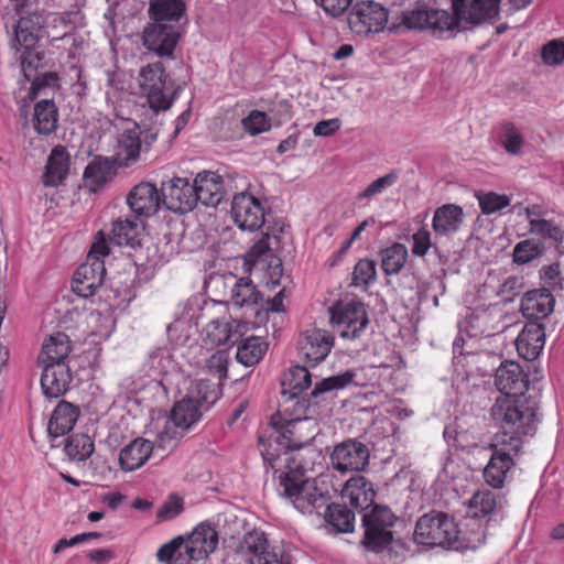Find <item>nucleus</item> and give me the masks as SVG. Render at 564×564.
I'll use <instances>...</instances> for the list:
<instances>
[{
  "label": "nucleus",
  "instance_id": "obj_11",
  "mask_svg": "<svg viewBox=\"0 0 564 564\" xmlns=\"http://www.w3.org/2000/svg\"><path fill=\"white\" fill-rule=\"evenodd\" d=\"M452 8L455 21L453 34L462 24L477 26L491 21L499 14V0H453Z\"/></svg>",
  "mask_w": 564,
  "mask_h": 564
},
{
  "label": "nucleus",
  "instance_id": "obj_55",
  "mask_svg": "<svg viewBox=\"0 0 564 564\" xmlns=\"http://www.w3.org/2000/svg\"><path fill=\"white\" fill-rule=\"evenodd\" d=\"M242 127L252 135L268 131L271 128V121L263 111L252 110L242 119Z\"/></svg>",
  "mask_w": 564,
  "mask_h": 564
},
{
  "label": "nucleus",
  "instance_id": "obj_38",
  "mask_svg": "<svg viewBox=\"0 0 564 564\" xmlns=\"http://www.w3.org/2000/svg\"><path fill=\"white\" fill-rule=\"evenodd\" d=\"M502 508V503L497 499V495L491 490L484 489L475 492L469 500L470 517L477 519L486 518L488 522L495 517Z\"/></svg>",
  "mask_w": 564,
  "mask_h": 564
},
{
  "label": "nucleus",
  "instance_id": "obj_2",
  "mask_svg": "<svg viewBox=\"0 0 564 564\" xmlns=\"http://www.w3.org/2000/svg\"><path fill=\"white\" fill-rule=\"evenodd\" d=\"M70 350V341L64 333L51 335L43 343L39 364L42 366L41 387L47 398H58L68 389L72 381L67 364Z\"/></svg>",
  "mask_w": 564,
  "mask_h": 564
},
{
  "label": "nucleus",
  "instance_id": "obj_63",
  "mask_svg": "<svg viewBox=\"0 0 564 564\" xmlns=\"http://www.w3.org/2000/svg\"><path fill=\"white\" fill-rule=\"evenodd\" d=\"M183 542L184 541L182 536H176L169 543L163 544L156 553L158 560L160 562H167L172 560L175 552L181 547Z\"/></svg>",
  "mask_w": 564,
  "mask_h": 564
},
{
  "label": "nucleus",
  "instance_id": "obj_35",
  "mask_svg": "<svg viewBox=\"0 0 564 564\" xmlns=\"http://www.w3.org/2000/svg\"><path fill=\"white\" fill-rule=\"evenodd\" d=\"M311 373L306 366H294L284 373L281 381V399L292 402L311 386Z\"/></svg>",
  "mask_w": 564,
  "mask_h": 564
},
{
  "label": "nucleus",
  "instance_id": "obj_49",
  "mask_svg": "<svg viewBox=\"0 0 564 564\" xmlns=\"http://www.w3.org/2000/svg\"><path fill=\"white\" fill-rule=\"evenodd\" d=\"M269 237L270 234L267 232L265 236L254 242V245L247 252L246 261L252 267L264 269L267 262L271 260L272 257H276L273 254L272 249L269 246Z\"/></svg>",
  "mask_w": 564,
  "mask_h": 564
},
{
  "label": "nucleus",
  "instance_id": "obj_20",
  "mask_svg": "<svg viewBox=\"0 0 564 564\" xmlns=\"http://www.w3.org/2000/svg\"><path fill=\"white\" fill-rule=\"evenodd\" d=\"M536 422L538 417L535 414L530 431H524V429L520 427V423L507 425L503 422H496L503 431L496 435V441L491 445L492 452L500 455L505 453L506 456H509L514 462V457L519 455L522 448L523 438L534 434Z\"/></svg>",
  "mask_w": 564,
  "mask_h": 564
},
{
  "label": "nucleus",
  "instance_id": "obj_50",
  "mask_svg": "<svg viewBox=\"0 0 564 564\" xmlns=\"http://www.w3.org/2000/svg\"><path fill=\"white\" fill-rule=\"evenodd\" d=\"M189 395H194L199 402L202 410H208L220 397L219 389L209 380L200 379L196 381Z\"/></svg>",
  "mask_w": 564,
  "mask_h": 564
},
{
  "label": "nucleus",
  "instance_id": "obj_34",
  "mask_svg": "<svg viewBox=\"0 0 564 564\" xmlns=\"http://www.w3.org/2000/svg\"><path fill=\"white\" fill-rule=\"evenodd\" d=\"M245 325L234 321L232 323L218 319L210 321L206 328V338L210 345H235L242 336Z\"/></svg>",
  "mask_w": 564,
  "mask_h": 564
},
{
  "label": "nucleus",
  "instance_id": "obj_48",
  "mask_svg": "<svg viewBox=\"0 0 564 564\" xmlns=\"http://www.w3.org/2000/svg\"><path fill=\"white\" fill-rule=\"evenodd\" d=\"M544 250L545 246L540 239L529 238L522 240L513 248V262L517 264H527L541 257Z\"/></svg>",
  "mask_w": 564,
  "mask_h": 564
},
{
  "label": "nucleus",
  "instance_id": "obj_14",
  "mask_svg": "<svg viewBox=\"0 0 564 564\" xmlns=\"http://www.w3.org/2000/svg\"><path fill=\"white\" fill-rule=\"evenodd\" d=\"M369 457L370 452L367 445L357 440H347L334 447L330 464L341 474L361 471L368 466Z\"/></svg>",
  "mask_w": 564,
  "mask_h": 564
},
{
  "label": "nucleus",
  "instance_id": "obj_31",
  "mask_svg": "<svg viewBox=\"0 0 564 564\" xmlns=\"http://www.w3.org/2000/svg\"><path fill=\"white\" fill-rule=\"evenodd\" d=\"M154 445L151 441L138 437L126 445L119 455L120 468L124 471H133L142 467L150 458Z\"/></svg>",
  "mask_w": 564,
  "mask_h": 564
},
{
  "label": "nucleus",
  "instance_id": "obj_1",
  "mask_svg": "<svg viewBox=\"0 0 564 564\" xmlns=\"http://www.w3.org/2000/svg\"><path fill=\"white\" fill-rule=\"evenodd\" d=\"M495 386L501 395L495 400L490 416L495 422L507 425L520 423V427L530 431L538 404L527 398L528 377L518 362L506 360L500 364L495 375Z\"/></svg>",
  "mask_w": 564,
  "mask_h": 564
},
{
  "label": "nucleus",
  "instance_id": "obj_53",
  "mask_svg": "<svg viewBox=\"0 0 564 564\" xmlns=\"http://www.w3.org/2000/svg\"><path fill=\"white\" fill-rule=\"evenodd\" d=\"M399 178V173L397 171H391L390 173L375 180L371 182L362 192L358 194V199H369L380 193H382L386 188L395 184Z\"/></svg>",
  "mask_w": 564,
  "mask_h": 564
},
{
  "label": "nucleus",
  "instance_id": "obj_58",
  "mask_svg": "<svg viewBox=\"0 0 564 564\" xmlns=\"http://www.w3.org/2000/svg\"><path fill=\"white\" fill-rule=\"evenodd\" d=\"M264 546H268V540L265 534L258 530L247 532L240 542L241 550H246L253 555L263 550Z\"/></svg>",
  "mask_w": 564,
  "mask_h": 564
},
{
  "label": "nucleus",
  "instance_id": "obj_42",
  "mask_svg": "<svg viewBox=\"0 0 564 564\" xmlns=\"http://www.w3.org/2000/svg\"><path fill=\"white\" fill-rule=\"evenodd\" d=\"M530 232L547 239L554 245L558 256L564 253V249L561 246L564 239V231L555 221L530 218Z\"/></svg>",
  "mask_w": 564,
  "mask_h": 564
},
{
  "label": "nucleus",
  "instance_id": "obj_60",
  "mask_svg": "<svg viewBox=\"0 0 564 564\" xmlns=\"http://www.w3.org/2000/svg\"><path fill=\"white\" fill-rule=\"evenodd\" d=\"M284 293L283 290L279 291L272 299H269L262 304V311L256 312V317L258 322H262L267 318L269 313H282L285 311L284 304Z\"/></svg>",
  "mask_w": 564,
  "mask_h": 564
},
{
  "label": "nucleus",
  "instance_id": "obj_64",
  "mask_svg": "<svg viewBox=\"0 0 564 564\" xmlns=\"http://www.w3.org/2000/svg\"><path fill=\"white\" fill-rule=\"evenodd\" d=\"M340 128V121L338 119H328L317 122L314 127V134L317 137H329L333 135Z\"/></svg>",
  "mask_w": 564,
  "mask_h": 564
},
{
  "label": "nucleus",
  "instance_id": "obj_9",
  "mask_svg": "<svg viewBox=\"0 0 564 564\" xmlns=\"http://www.w3.org/2000/svg\"><path fill=\"white\" fill-rule=\"evenodd\" d=\"M455 534L457 524L452 517L441 511H431L417 520L414 541L422 545L453 550Z\"/></svg>",
  "mask_w": 564,
  "mask_h": 564
},
{
  "label": "nucleus",
  "instance_id": "obj_47",
  "mask_svg": "<svg viewBox=\"0 0 564 564\" xmlns=\"http://www.w3.org/2000/svg\"><path fill=\"white\" fill-rule=\"evenodd\" d=\"M138 235V223L130 218H118L112 224L110 241L118 246H133Z\"/></svg>",
  "mask_w": 564,
  "mask_h": 564
},
{
  "label": "nucleus",
  "instance_id": "obj_43",
  "mask_svg": "<svg viewBox=\"0 0 564 564\" xmlns=\"http://www.w3.org/2000/svg\"><path fill=\"white\" fill-rule=\"evenodd\" d=\"M231 302L239 307H254L261 300L260 292L249 278H240L231 290Z\"/></svg>",
  "mask_w": 564,
  "mask_h": 564
},
{
  "label": "nucleus",
  "instance_id": "obj_13",
  "mask_svg": "<svg viewBox=\"0 0 564 564\" xmlns=\"http://www.w3.org/2000/svg\"><path fill=\"white\" fill-rule=\"evenodd\" d=\"M181 34L178 24L153 21L143 30V45L160 57H172Z\"/></svg>",
  "mask_w": 564,
  "mask_h": 564
},
{
  "label": "nucleus",
  "instance_id": "obj_30",
  "mask_svg": "<svg viewBox=\"0 0 564 564\" xmlns=\"http://www.w3.org/2000/svg\"><path fill=\"white\" fill-rule=\"evenodd\" d=\"M463 221V208L455 204H445L435 209L432 229L437 236L448 237L460 229Z\"/></svg>",
  "mask_w": 564,
  "mask_h": 564
},
{
  "label": "nucleus",
  "instance_id": "obj_52",
  "mask_svg": "<svg viewBox=\"0 0 564 564\" xmlns=\"http://www.w3.org/2000/svg\"><path fill=\"white\" fill-rule=\"evenodd\" d=\"M501 139L505 150L512 155L521 152L523 139L512 122H505L501 128Z\"/></svg>",
  "mask_w": 564,
  "mask_h": 564
},
{
  "label": "nucleus",
  "instance_id": "obj_54",
  "mask_svg": "<svg viewBox=\"0 0 564 564\" xmlns=\"http://www.w3.org/2000/svg\"><path fill=\"white\" fill-rule=\"evenodd\" d=\"M479 206L482 214H494L510 204V198L507 195H499L494 192L477 195Z\"/></svg>",
  "mask_w": 564,
  "mask_h": 564
},
{
  "label": "nucleus",
  "instance_id": "obj_15",
  "mask_svg": "<svg viewBox=\"0 0 564 564\" xmlns=\"http://www.w3.org/2000/svg\"><path fill=\"white\" fill-rule=\"evenodd\" d=\"M387 21V10L373 1L357 3L348 15L349 28L358 35L378 33Z\"/></svg>",
  "mask_w": 564,
  "mask_h": 564
},
{
  "label": "nucleus",
  "instance_id": "obj_10",
  "mask_svg": "<svg viewBox=\"0 0 564 564\" xmlns=\"http://www.w3.org/2000/svg\"><path fill=\"white\" fill-rule=\"evenodd\" d=\"M329 314L330 323L343 338H358L369 324L366 307L361 302H338L329 308Z\"/></svg>",
  "mask_w": 564,
  "mask_h": 564
},
{
  "label": "nucleus",
  "instance_id": "obj_51",
  "mask_svg": "<svg viewBox=\"0 0 564 564\" xmlns=\"http://www.w3.org/2000/svg\"><path fill=\"white\" fill-rule=\"evenodd\" d=\"M376 262L369 259H361L354 268L352 284L367 289L376 280Z\"/></svg>",
  "mask_w": 564,
  "mask_h": 564
},
{
  "label": "nucleus",
  "instance_id": "obj_29",
  "mask_svg": "<svg viewBox=\"0 0 564 564\" xmlns=\"http://www.w3.org/2000/svg\"><path fill=\"white\" fill-rule=\"evenodd\" d=\"M341 496L348 498L354 508L367 510L373 505L376 491L367 478L357 475L346 481L341 489Z\"/></svg>",
  "mask_w": 564,
  "mask_h": 564
},
{
  "label": "nucleus",
  "instance_id": "obj_59",
  "mask_svg": "<svg viewBox=\"0 0 564 564\" xmlns=\"http://www.w3.org/2000/svg\"><path fill=\"white\" fill-rule=\"evenodd\" d=\"M541 279L544 282V288L550 292L562 290V278L560 274V265L558 263H553L551 265L543 267L540 271Z\"/></svg>",
  "mask_w": 564,
  "mask_h": 564
},
{
  "label": "nucleus",
  "instance_id": "obj_62",
  "mask_svg": "<svg viewBox=\"0 0 564 564\" xmlns=\"http://www.w3.org/2000/svg\"><path fill=\"white\" fill-rule=\"evenodd\" d=\"M315 1L324 9V11L327 14H329L332 17H338L349 8L352 0H315Z\"/></svg>",
  "mask_w": 564,
  "mask_h": 564
},
{
  "label": "nucleus",
  "instance_id": "obj_25",
  "mask_svg": "<svg viewBox=\"0 0 564 564\" xmlns=\"http://www.w3.org/2000/svg\"><path fill=\"white\" fill-rule=\"evenodd\" d=\"M70 167V155L61 144L54 147L47 158L42 182L45 186L56 187L64 183Z\"/></svg>",
  "mask_w": 564,
  "mask_h": 564
},
{
  "label": "nucleus",
  "instance_id": "obj_33",
  "mask_svg": "<svg viewBox=\"0 0 564 564\" xmlns=\"http://www.w3.org/2000/svg\"><path fill=\"white\" fill-rule=\"evenodd\" d=\"M79 409L66 401H59L47 425L51 438H57L70 432L78 420Z\"/></svg>",
  "mask_w": 564,
  "mask_h": 564
},
{
  "label": "nucleus",
  "instance_id": "obj_18",
  "mask_svg": "<svg viewBox=\"0 0 564 564\" xmlns=\"http://www.w3.org/2000/svg\"><path fill=\"white\" fill-rule=\"evenodd\" d=\"M162 204L173 213L191 212L197 204L193 183L185 177H173L161 186Z\"/></svg>",
  "mask_w": 564,
  "mask_h": 564
},
{
  "label": "nucleus",
  "instance_id": "obj_37",
  "mask_svg": "<svg viewBox=\"0 0 564 564\" xmlns=\"http://www.w3.org/2000/svg\"><path fill=\"white\" fill-rule=\"evenodd\" d=\"M58 110L51 99H43L35 104L33 115V127L43 135H48L57 128Z\"/></svg>",
  "mask_w": 564,
  "mask_h": 564
},
{
  "label": "nucleus",
  "instance_id": "obj_28",
  "mask_svg": "<svg viewBox=\"0 0 564 564\" xmlns=\"http://www.w3.org/2000/svg\"><path fill=\"white\" fill-rule=\"evenodd\" d=\"M218 544L217 531L208 524H199L192 532L187 554L192 560L198 561L213 553Z\"/></svg>",
  "mask_w": 564,
  "mask_h": 564
},
{
  "label": "nucleus",
  "instance_id": "obj_8",
  "mask_svg": "<svg viewBox=\"0 0 564 564\" xmlns=\"http://www.w3.org/2000/svg\"><path fill=\"white\" fill-rule=\"evenodd\" d=\"M202 415L203 410L194 395H186L177 401L164 427L158 434V446L173 448L177 440L182 437V432L187 431L197 423Z\"/></svg>",
  "mask_w": 564,
  "mask_h": 564
},
{
  "label": "nucleus",
  "instance_id": "obj_3",
  "mask_svg": "<svg viewBox=\"0 0 564 564\" xmlns=\"http://www.w3.org/2000/svg\"><path fill=\"white\" fill-rule=\"evenodd\" d=\"M286 470L279 477L284 495L302 513H317L329 500L324 481L305 478V467L294 456L285 458Z\"/></svg>",
  "mask_w": 564,
  "mask_h": 564
},
{
  "label": "nucleus",
  "instance_id": "obj_39",
  "mask_svg": "<svg viewBox=\"0 0 564 564\" xmlns=\"http://www.w3.org/2000/svg\"><path fill=\"white\" fill-rule=\"evenodd\" d=\"M514 462L505 453L496 454L491 452L490 459L484 468L485 481L492 488H501L508 471L513 466Z\"/></svg>",
  "mask_w": 564,
  "mask_h": 564
},
{
  "label": "nucleus",
  "instance_id": "obj_27",
  "mask_svg": "<svg viewBox=\"0 0 564 564\" xmlns=\"http://www.w3.org/2000/svg\"><path fill=\"white\" fill-rule=\"evenodd\" d=\"M488 521H481L477 517L468 516L462 528L457 527V534H455L453 550L465 551L475 550L484 544L486 540V525Z\"/></svg>",
  "mask_w": 564,
  "mask_h": 564
},
{
  "label": "nucleus",
  "instance_id": "obj_4",
  "mask_svg": "<svg viewBox=\"0 0 564 564\" xmlns=\"http://www.w3.org/2000/svg\"><path fill=\"white\" fill-rule=\"evenodd\" d=\"M354 378L355 372L346 370L317 382L310 394V399L300 400L296 398L292 402H285V399H282L278 412L271 416V424L279 425L281 421H288V419L311 422L312 416L316 414L317 399L327 392L347 387Z\"/></svg>",
  "mask_w": 564,
  "mask_h": 564
},
{
  "label": "nucleus",
  "instance_id": "obj_7",
  "mask_svg": "<svg viewBox=\"0 0 564 564\" xmlns=\"http://www.w3.org/2000/svg\"><path fill=\"white\" fill-rule=\"evenodd\" d=\"M397 520L389 507L375 505L362 516L365 533L361 545L373 553L384 551L393 541V527Z\"/></svg>",
  "mask_w": 564,
  "mask_h": 564
},
{
  "label": "nucleus",
  "instance_id": "obj_5",
  "mask_svg": "<svg viewBox=\"0 0 564 564\" xmlns=\"http://www.w3.org/2000/svg\"><path fill=\"white\" fill-rule=\"evenodd\" d=\"M139 85L155 112L170 109L181 90V86L169 80L161 62L148 64L140 69Z\"/></svg>",
  "mask_w": 564,
  "mask_h": 564
},
{
  "label": "nucleus",
  "instance_id": "obj_19",
  "mask_svg": "<svg viewBox=\"0 0 564 564\" xmlns=\"http://www.w3.org/2000/svg\"><path fill=\"white\" fill-rule=\"evenodd\" d=\"M308 425L311 422L296 421V419H288V421H281L279 425H272L280 432L276 442L285 449L284 462L288 456H293L290 452L300 449L314 440L315 433L308 429ZM294 457L296 458L295 455Z\"/></svg>",
  "mask_w": 564,
  "mask_h": 564
},
{
  "label": "nucleus",
  "instance_id": "obj_12",
  "mask_svg": "<svg viewBox=\"0 0 564 564\" xmlns=\"http://www.w3.org/2000/svg\"><path fill=\"white\" fill-rule=\"evenodd\" d=\"M402 22L408 29L430 30L433 35L453 36L454 18L445 10L415 9L402 14Z\"/></svg>",
  "mask_w": 564,
  "mask_h": 564
},
{
  "label": "nucleus",
  "instance_id": "obj_41",
  "mask_svg": "<svg viewBox=\"0 0 564 564\" xmlns=\"http://www.w3.org/2000/svg\"><path fill=\"white\" fill-rule=\"evenodd\" d=\"M112 177L111 162L106 158L93 160L84 171V180L90 191H98Z\"/></svg>",
  "mask_w": 564,
  "mask_h": 564
},
{
  "label": "nucleus",
  "instance_id": "obj_24",
  "mask_svg": "<svg viewBox=\"0 0 564 564\" xmlns=\"http://www.w3.org/2000/svg\"><path fill=\"white\" fill-rule=\"evenodd\" d=\"M141 131L134 121H126V127L118 135L117 161L119 165L129 166L137 162L142 149Z\"/></svg>",
  "mask_w": 564,
  "mask_h": 564
},
{
  "label": "nucleus",
  "instance_id": "obj_36",
  "mask_svg": "<svg viewBox=\"0 0 564 564\" xmlns=\"http://www.w3.org/2000/svg\"><path fill=\"white\" fill-rule=\"evenodd\" d=\"M185 14L184 0H151L149 3V15L152 21L177 24Z\"/></svg>",
  "mask_w": 564,
  "mask_h": 564
},
{
  "label": "nucleus",
  "instance_id": "obj_57",
  "mask_svg": "<svg viewBox=\"0 0 564 564\" xmlns=\"http://www.w3.org/2000/svg\"><path fill=\"white\" fill-rule=\"evenodd\" d=\"M541 57L544 64L557 66L564 61V42L552 40L542 47Z\"/></svg>",
  "mask_w": 564,
  "mask_h": 564
},
{
  "label": "nucleus",
  "instance_id": "obj_40",
  "mask_svg": "<svg viewBox=\"0 0 564 564\" xmlns=\"http://www.w3.org/2000/svg\"><path fill=\"white\" fill-rule=\"evenodd\" d=\"M322 513L327 524L337 532H351L354 530L355 514L347 506L339 503H326Z\"/></svg>",
  "mask_w": 564,
  "mask_h": 564
},
{
  "label": "nucleus",
  "instance_id": "obj_45",
  "mask_svg": "<svg viewBox=\"0 0 564 564\" xmlns=\"http://www.w3.org/2000/svg\"><path fill=\"white\" fill-rule=\"evenodd\" d=\"M94 449V442L87 434H75L65 440L64 451L73 460H86L91 456Z\"/></svg>",
  "mask_w": 564,
  "mask_h": 564
},
{
  "label": "nucleus",
  "instance_id": "obj_61",
  "mask_svg": "<svg viewBox=\"0 0 564 564\" xmlns=\"http://www.w3.org/2000/svg\"><path fill=\"white\" fill-rule=\"evenodd\" d=\"M413 247L412 253L417 257H423L432 247L431 234L425 229H420L412 236Z\"/></svg>",
  "mask_w": 564,
  "mask_h": 564
},
{
  "label": "nucleus",
  "instance_id": "obj_21",
  "mask_svg": "<svg viewBox=\"0 0 564 564\" xmlns=\"http://www.w3.org/2000/svg\"><path fill=\"white\" fill-rule=\"evenodd\" d=\"M127 204L135 215L151 217L160 209L162 193L158 191L154 184L141 182L129 192Z\"/></svg>",
  "mask_w": 564,
  "mask_h": 564
},
{
  "label": "nucleus",
  "instance_id": "obj_56",
  "mask_svg": "<svg viewBox=\"0 0 564 564\" xmlns=\"http://www.w3.org/2000/svg\"><path fill=\"white\" fill-rule=\"evenodd\" d=\"M524 289L523 276L512 275L507 278L503 283L499 286L497 294L501 297L505 303L512 302Z\"/></svg>",
  "mask_w": 564,
  "mask_h": 564
},
{
  "label": "nucleus",
  "instance_id": "obj_46",
  "mask_svg": "<svg viewBox=\"0 0 564 564\" xmlns=\"http://www.w3.org/2000/svg\"><path fill=\"white\" fill-rule=\"evenodd\" d=\"M264 350L265 347L260 341V338L251 336L240 340L236 357L240 364L250 367L261 360Z\"/></svg>",
  "mask_w": 564,
  "mask_h": 564
},
{
  "label": "nucleus",
  "instance_id": "obj_23",
  "mask_svg": "<svg viewBox=\"0 0 564 564\" xmlns=\"http://www.w3.org/2000/svg\"><path fill=\"white\" fill-rule=\"evenodd\" d=\"M544 344V327L538 322H528L516 339L519 356L529 361L539 357Z\"/></svg>",
  "mask_w": 564,
  "mask_h": 564
},
{
  "label": "nucleus",
  "instance_id": "obj_6",
  "mask_svg": "<svg viewBox=\"0 0 564 564\" xmlns=\"http://www.w3.org/2000/svg\"><path fill=\"white\" fill-rule=\"evenodd\" d=\"M108 253L109 247L99 231L88 253L87 261L75 271L72 289L76 294L83 297L95 295L102 285L106 275L105 263L100 258L108 256Z\"/></svg>",
  "mask_w": 564,
  "mask_h": 564
},
{
  "label": "nucleus",
  "instance_id": "obj_16",
  "mask_svg": "<svg viewBox=\"0 0 564 564\" xmlns=\"http://www.w3.org/2000/svg\"><path fill=\"white\" fill-rule=\"evenodd\" d=\"M231 217L242 230L256 231L265 224L264 208L253 195L242 192L234 196Z\"/></svg>",
  "mask_w": 564,
  "mask_h": 564
},
{
  "label": "nucleus",
  "instance_id": "obj_22",
  "mask_svg": "<svg viewBox=\"0 0 564 564\" xmlns=\"http://www.w3.org/2000/svg\"><path fill=\"white\" fill-rule=\"evenodd\" d=\"M196 204L216 207L225 197L224 180L220 175L210 172H199L193 181Z\"/></svg>",
  "mask_w": 564,
  "mask_h": 564
},
{
  "label": "nucleus",
  "instance_id": "obj_17",
  "mask_svg": "<svg viewBox=\"0 0 564 564\" xmlns=\"http://www.w3.org/2000/svg\"><path fill=\"white\" fill-rule=\"evenodd\" d=\"M334 346V336L321 328H310L303 332L297 340L300 358L307 366H316L330 352Z\"/></svg>",
  "mask_w": 564,
  "mask_h": 564
},
{
  "label": "nucleus",
  "instance_id": "obj_44",
  "mask_svg": "<svg viewBox=\"0 0 564 564\" xmlns=\"http://www.w3.org/2000/svg\"><path fill=\"white\" fill-rule=\"evenodd\" d=\"M381 268L387 275L398 274L403 268L408 249L403 243L395 242L392 246L381 250Z\"/></svg>",
  "mask_w": 564,
  "mask_h": 564
},
{
  "label": "nucleus",
  "instance_id": "obj_32",
  "mask_svg": "<svg viewBox=\"0 0 564 564\" xmlns=\"http://www.w3.org/2000/svg\"><path fill=\"white\" fill-rule=\"evenodd\" d=\"M41 28L40 18L21 17L15 28L14 37L10 41L11 46L15 50L22 47L24 53L22 55V65L26 62V56H31V50L35 46L39 41V31Z\"/></svg>",
  "mask_w": 564,
  "mask_h": 564
},
{
  "label": "nucleus",
  "instance_id": "obj_26",
  "mask_svg": "<svg viewBox=\"0 0 564 564\" xmlns=\"http://www.w3.org/2000/svg\"><path fill=\"white\" fill-rule=\"evenodd\" d=\"M554 297L547 289L527 291L521 300L522 315L533 322L549 316L554 308Z\"/></svg>",
  "mask_w": 564,
  "mask_h": 564
}]
</instances>
